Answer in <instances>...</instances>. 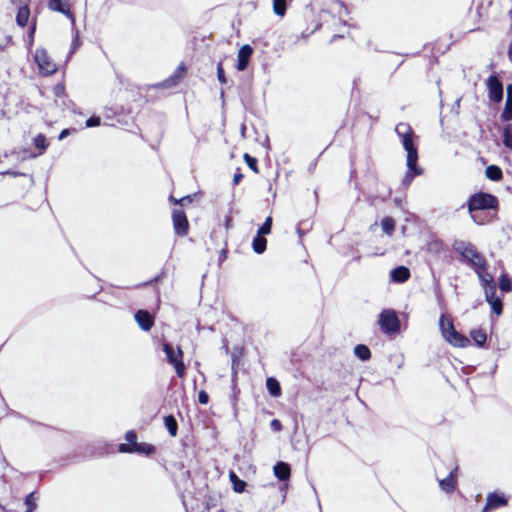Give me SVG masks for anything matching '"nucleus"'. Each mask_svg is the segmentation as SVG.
Returning <instances> with one entry per match:
<instances>
[{"label":"nucleus","instance_id":"nucleus-1","mask_svg":"<svg viewBox=\"0 0 512 512\" xmlns=\"http://www.w3.org/2000/svg\"><path fill=\"white\" fill-rule=\"evenodd\" d=\"M452 247L473 270L487 268V260L472 243L463 240H455Z\"/></svg>","mask_w":512,"mask_h":512},{"label":"nucleus","instance_id":"nucleus-2","mask_svg":"<svg viewBox=\"0 0 512 512\" xmlns=\"http://www.w3.org/2000/svg\"><path fill=\"white\" fill-rule=\"evenodd\" d=\"M395 132L401 140V144L406 151V162L413 164L418 162V150L414 144V131L407 123H399L395 127Z\"/></svg>","mask_w":512,"mask_h":512},{"label":"nucleus","instance_id":"nucleus-3","mask_svg":"<svg viewBox=\"0 0 512 512\" xmlns=\"http://www.w3.org/2000/svg\"><path fill=\"white\" fill-rule=\"evenodd\" d=\"M498 205L499 202L496 196L482 191L472 194L467 202L468 211L472 215V218L475 222L477 221L473 215V212L496 210Z\"/></svg>","mask_w":512,"mask_h":512},{"label":"nucleus","instance_id":"nucleus-4","mask_svg":"<svg viewBox=\"0 0 512 512\" xmlns=\"http://www.w3.org/2000/svg\"><path fill=\"white\" fill-rule=\"evenodd\" d=\"M439 326L442 333V336L445 338L447 342L455 347L464 348L467 347L470 343V340L456 331L454 325L451 320L445 318L444 315L440 316Z\"/></svg>","mask_w":512,"mask_h":512},{"label":"nucleus","instance_id":"nucleus-5","mask_svg":"<svg viewBox=\"0 0 512 512\" xmlns=\"http://www.w3.org/2000/svg\"><path fill=\"white\" fill-rule=\"evenodd\" d=\"M163 351L166 354L168 363L174 366L177 376L182 377L185 374L182 350L179 347L175 350L172 344L165 342L163 344Z\"/></svg>","mask_w":512,"mask_h":512},{"label":"nucleus","instance_id":"nucleus-6","mask_svg":"<svg viewBox=\"0 0 512 512\" xmlns=\"http://www.w3.org/2000/svg\"><path fill=\"white\" fill-rule=\"evenodd\" d=\"M380 329L386 333H395L400 328L399 318L394 310L385 309L379 314L378 320Z\"/></svg>","mask_w":512,"mask_h":512},{"label":"nucleus","instance_id":"nucleus-7","mask_svg":"<svg viewBox=\"0 0 512 512\" xmlns=\"http://www.w3.org/2000/svg\"><path fill=\"white\" fill-rule=\"evenodd\" d=\"M34 59L42 75L49 76L57 71L56 64L50 60L45 49H36Z\"/></svg>","mask_w":512,"mask_h":512},{"label":"nucleus","instance_id":"nucleus-8","mask_svg":"<svg viewBox=\"0 0 512 512\" xmlns=\"http://www.w3.org/2000/svg\"><path fill=\"white\" fill-rule=\"evenodd\" d=\"M488 98L493 103H500L503 99V83L496 75H490L486 81Z\"/></svg>","mask_w":512,"mask_h":512},{"label":"nucleus","instance_id":"nucleus-9","mask_svg":"<svg viewBox=\"0 0 512 512\" xmlns=\"http://www.w3.org/2000/svg\"><path fill=\"white\" fill-rule=\"evenodd\" d=\"M172 221L175 234L180 237L186 236L189 229V222L185 212L182 209H174L172 212Z\"/></svg>","mask_w":512,"mask_h":512},{"label":"nucleus","instance_id":"nucleus-10","mask_svg":"<svg viewBox=\"0 0 512 512\" xmlns=\"http://www.w3.org/2000/svg\"><path fill=\"white\" fill-rule=\"evenodd\" d=\"M508 503L507 499L503 494L489 493L486 499V504L482 509V512H490L497 508L506 506Z\"/></svg>","mask_w":512,"mask_h":512},{"label":"nucleus","instance_id":"nucleus-11","mask_svg":"<svg viewBox=\"0 0 512 512\" xmlns=\"http://www.w3.org/2000/svg\"><path fill=\"white\" fill-rule=\"evenodd\" d=\"M253 49L250 45H243L237 54V70L244 71L247 69Z\"/></svg>","mask_w":512,"mask_h":512},{"label":"nucleus","instance_id":"nucleus-12","mask_svg":"<svg viewBox=\"0 0 512 512\" xmlns=\"http://www.w3.org/2000/svg\"><path fill=\"white\" fill-rule=\"evenodd\" d=\"M134 318L143 331H149L153 327L154 317L147 310H138Z\"/></svg>","mask_w":512,"mask_h":512},{"label":"nucleus","instance_id":"nucleus-13","mask_svg":"<svg viewBox=\"0 0 512 512\" xmlns=\"http://www.w3.org/2000/svg\"><path fill=\"white\" fill-rule=\"evenodd\" d=\"M485 299L497 316H500L503 313V303L501 298L496 297V288L489 287L487 289V294H485Z\"/></svg>","mask_w":512,"mask_h":512},{"label":"nucleus","instance_id":"nucleus-14","mask_svg":"<svg viewBox=\"0 0 512 512\" xmlns=\"http://www.w3.org/2000/svg\"><path fill=\"white\" fill-rule=\"evenodd\" d=\"M407 171L402 179V186L407 188L416 176H420L423 173V169L418 166V162L410 164L406 162Z\"/></svg>","mask_w":512,"mask_h":512},{"label":"nucleus","instance_id":"nucleus-15","mask_svg":"<svg viewBox=\"0 0 512 512\" xmlns=\"http://www.w3.org/2000/svg\"><path fill=\"white\" fill-rule=\"evenodd\" d=\"M457 471L458 468L456 467L449 473V475L446 478L439 480V486L441 490H443L446 493H452L455 490L457 485Z\"/></svg>","mask_w":512,"mask_h":512},{"label":"nucleus","instance_id":"nucleus-16","mask_svg":"<svg viewBox=\"0 0 512 512\" xmlns=\"http://www.w3.org/2000/svg\"><path fill=\"white\" fill-rule=\"evenodd\" d=\"M48 8L52 11H56L64 14L67 18L71 20L73 26H75V18L72 12L65 7L64 0H49Z\"/></svg>","mask_w":512,"mask_h":512},{"label":"nucleus","instance_id":"nucleus-17","mask_svg":"<svg viewBox=\"0 0 512 512\" xmlns=\"http://www.w3.org/2000/svg\"><path fill=\"white\" fill-rule=\"evenodd\" d=\"M410 276L411 273L409 268L403 265L397 266L390 272L391 280L396 283H404L410 278Z\"/></svg>","mask_w":512,"mask_h":512},{"label":"nucleus","instance_id":"nucleus-18","mask_svg":"<svg viewBox=\"0 0 512 512\" xmlns=\"http://www.w3.org/2000/svg\"><path fill=\"white\" fill-rule=\"evenodd\" d=\"M486 270H487V268H480L479 270H473L477 274V276L480 280V283H481L482 287L484 288L485 294H487V289L489 287L496 288V285H495L492 275L490 273H488Z\"/></svg>","mask_w":512,"mask_h":512},{"label":"nucleus","instance_id":"nucleus-19","mask_svg":"<svg viewBox=\"0 0 512 512\" xmlns=\"http://www.w3.org/2000/svg\"><path fill=\"white\" fill-rule=\"evenodd\" d=\"M274 475L280 481H287L291 475L290 465L286 462L279 461L273 467Z\"/></svg>","mask_w":512,"mask_h":512},{"label":"nucleus","instance_id":"nucleus-20","mask_svg":"<svg viewBox=\"0 0 512 512\" xmlns=\"http://www.w3.org/2000/svg\"><path fill=\"white\" fill-rule=\"evenodd\" d=\"M486 177L491 181H500L503 178V172L497 165H489L485 169Z\"/></svg>","mask_w":512,"mask_h":512},{"label":"nucleus","instance_id":"nucleus-21","mask_svg":"<svg viewBox=\"0 0 512 512\" xmlns=\"http://www.w3.org/2000/svg\"><path fill=\"white\" fill-rule=\"evenodd\" d=\"M267 247V240L264 235L258 234L253 238L252 248L255 253L262 254Z\"/></svg>","mask_w":512,"mask_h":512},{"label":"nucleus","instance_id":"nucleus-22","mask_svg":"<svg viewBox=\"0 0 512 512\" xmlns=\"http://www.w3.org/2000/svg\"><path fill=\"white\" fill-rule=\"evenodd\" d=\"M30 16V10L28 6H21L18 9L17 15H16V23L20 27H25L28 24Z\"/></svg>","mask_w":512,"mask_h":512},{"label":"nucleus","instance_id":"nucleus-23","mask_svg":"<svg viewBox=\"0 0 512 512\" xmlns=\"http://www.w3.org/2000/svg\"><path fill=\"white\" fill-rule=\"evenodd\" d=\"M266 388L271 396L278 397L281 394L280 383L277 379L269 377L266 380Z\"/></svg>","mask_w":512,"mask_h":512},{"label":"nucleus","instance_id":"nucleus-24","mask_svg":"<svg viewBox=\"0 0 512 512\" xmlns=\"http://www.w3.org/2000/svg\"><path fill=\"white\" fill-rule=\"evenodd\" d=\"M164 425L168 431V433L175 437L178 432V423L173 415H167L164 417Z\"/></svg>","mask_w":512,"mask_h":512},{"label":"nucleus","instance_id":"nucleus-25","mask_svg":"<svg viewBox=\"0 0 512 512\" xmlns=\"http://www.w3.org/2000/svg\"><path fill=\"white\" fill-rule=\"evenodd\" d=\"M470 336L478 347H483L487 340V334L483 329H474Z\"/></svg>","mask_w":512,"mask_h":512},{"label":"nucleus","instance_id":"nucleus-26","mask_svg":"<svg viewBox=\"0 0 512 512\" xmlns=\"http://www.w3.org/2000/svg\"><path fill=\"white\" fill-rule=\"evenodd\" d=\"M230 481L233 485V490L237 493H242L245 490L246 482L241 480L234 471L229 473Z\"/></svg>","mask_w":512,"mask_h":512},{"label":"nucleus","instance_id":"nucleus-27","mask_svg":"<svg viewBox=\"0 0 512 512\" xmlns=\"http://www.w3.org/2000/svg\"><path fill=\"white\" fill-rule=\"evenodd\" d=\"M354 354L362 361H367L371 358L370 349L364 344H358L354 348Z\"/></svg>","mask_w":512,"mask_h":512},{"label":"nucleus","instance_id":"nucleus-28","mask_svg":"<svg viewBox=\"0 0 512 512\" xmlns=\"http://www.w3.org/2000/svg\"><path fill=\"white\" fill-rule=\"evenodd\" d=\"M155 452V447L148 443H137L133 446V453L151 455Z\"/></svg>","mask_w":512,"mask_h":512},{"label":"nucleus","instance_id":"nucleus-29","mask_svg":"<svg viewBox=\"0 0 512 512\" xmlns=\"http://www.w3.org/2000/svg\"><path fill=\"white\" fill-rule=\"evenodd\" d=\"M381 227L385 234L392 235L395 229V221L391 217H384L381 221Z\"/></svg>","mask_w":512,"mask_h":512},{"label":"nucleus","instance_id":"nucleus-30","mask_svg":"<svg viewBox=\"0 0 512 512\" xmlns=\"http://www.w3.org/2000/svg\"><path fill=\"white\" fill-rule=\"evenodd\" d=\"M499 288L502 292H510L512 290V281L506 274L500 276Z\"/></svg>","mask_w":512,"mask_h":512},{"label":"nucleus","instance_id":"nucleus-31","mask_svg":"<svg viewBox=\"0 0 512 512\" xmlns=\"http://www.w3.org/2000/svg\"><path fill=\"white\" fill-rule=\"evenodd\" d=\"M503 144L506 148L512 150V125L503 129Z\"/></svg>","mask_w":512,"mask_h":512},{"label":"nucleus","instance_id":"nucleus-32","mask_svg":"<svg viewBox=\"0 0 512 512\" xmlns=\"http://www.w3.org/2000/svg\"><path fill=\"white\" fill-rule=\"evenodd\" d=\"M273 10L278 16H284L286 12V0H273Z\"/></svg>","mask_w":512,"mask_h":512},{"label":"nucleus","instance_id":"nucleus-33","mask_svg":"<svg viewBox=\"0 0 512 512\" xmlns=\"http://www.w3.org/2000/svg\"><path fill=\"white\" fill-rule=\"evenodd\" d=\"M502 121L508 122L512 120V101L506 100L505 107L501 113Z\"/></svg>","mask_w":512,"mask_h":512},{"label":"nucleus","instance_id":"nucleus-34","mask_svg":"<svg viewBox=\"0 0 512 512\" xmlns=\"http://www.w3.org/2000/svg\"><path fill=\"white\" fill-rule=\"evenodd\" d=\"M34 145L36 148L40 149L41 153H43L47 149V146H48L45 135L38 134L34 138Z\"/></svg>","mask_w":512,"mask_h":512},{"label":"nucleus","instance_id":"nucleus-35","mask_svg":"<svg viewBox=\"0 0 512 512\" xmlns=\"http://www.w3.org/2000/svg\"><path fill=\"white\" fill-rule=\"evenodd\" d=\"M271 228H272V217L268 216L265 219L264 223L258 229L257 233L261 234V235H264V236L268 235L271 232Z\"/></svg>","mask_w":512,"mask_h":512},{"label":"nucleus","instance_id":"nucleus-36","mask_svg":"<svg viewBox=\"0 0 512 512\" xmlns=\"http://www.w3.org/2000/svg\"><path fill=\"white\" fill-rule=\"evenodd\" d=\"M179 82L176 81L172 76H169L164 81L154 85L155 88H171L177 85Z\"/></svg>","mask_w":512,"mask_h":512},{"label":"nucleus","instance_id":"nucleus-37","mask_svg":"<svg viewBox=\"0 0 512 512\" xmlns=\"http://www.w3.org/2000/svg\"><path fill=\"white\" fill-rule=\"evenodd\" d=\"M179 82L176 81L172 76H169L164 81L154 85L155 88H171L177 85Z\"/></svg>","mask_w":512,"mask_h":512},{"label":"nucleus","instance_id":"nucleus-38","mask_svg":"<svg viewBox=\"0 0 512 512\" xmlns=\"http://www.w3.org/2000/svg\"><path fill=\"white\" fill-rule=\"evenodd\" d=\"M179 82L176 81L172 76H169L164 81L154 85L155 88H171L177 85Z\"/></svg>","mask_w":512,"mask_h":512},{"label":"nucleus","instance_id":"nucleus-39","mask_svg":"<svg viewBox=\"0 0 512 512\" xmlns=\"http://www.w3.org/2000/svg\"><path fill=\"white\" fill-rule=\"evenodd\" d=\"M244 160L247 164V166L252 169L254 172H258V166H257V159L255 157H252L251 155L245 153L244 154Z\"/></svg>","mask_w":512,"mask_h":512},{"label":"nucleus","instance_id":"nucleus-40","mask_svg":"<svg viewBox=\"0 0 512 512\" xmlns=\"http://www.w3.org/2000/svg\"><path fill=\"white\" fill-rule=\"evenodd\" d=\"M185 72L186 66L183 63H181L171 76L179 82L183 78Z\"/></svg>","mask_w":512,"mask_h":512},{"label":"nucleus","instance_id":"nucleus-41","mask_svg":"<svg viewBox=\"0 0 512 512\" xmlns=\"http://www.w3.org/2000/svg\"><path fill=\"white\" fill-rule=\"evenodd\" d=\"M81 42L79 39V32L77 29H75L74 37L71 44V50L69 52V55L75 53V51L80 47Z\"/></svg>","mask_w":512,"mask_h":512},{"label":"nucleus","instance_id":"nucleus-42","mask_svg":"<svg viewBox=\"0 0 512 512\" xmlns=\"http://www.w3.org/2000/svg\"><path fill=\"white\" fill-rule=\"evenodd\" d=\"M125 439L129 445L135 446L137 442V434L134 430H129L125 434Z\"/></svg>","mask_w":512,"mask_h":512},{"label":"nucleus","instance_id":"nucleus-43","mask_svg":"<svg viewBox=\"0 0 512 512\" xmlns=\"http://www.w3.org/2000/svg\"><path fill=\"white\" fill-rule=\"evenodd\" d=\"M217 78H218V81L221 84H226L227 83V79H226V76H225V71H224V68H223V65H222L221 62H219L217 64Z\"/></svg>","mask_w":512,"mask_h":512},{"label":"nucleus","instance_id":"nucleus-44","mask_svg":"<svg viewBox=\"0 0 512 512\" xmlns=\"http://www.w3.org/2000/svg\"><path fill=\"white\" fill-rule=\"evenodd\" d=\"M101 124V118L99 116H91L85 122L87 128L97 127Z\"/></svg>","mask_w":512,"mask_h":512},{"label":"nucleus","instance_id":"nucleus-45","mask_svg":"<svg viewBox=\"0 0 512 512\" xmlns=\"http://www.w3.org/2000/svg\"><path fill=\"white\" fill-rule=\"evenodd\" d=\"M25 504L27 508L36 509V498H35V492L29 493L25 498Z\"/></svg>","mask_w":512,"mask_h":512},{"label":"nucleus","instance_id":"nucleus-46","mask_svg":"<svg viewBox=\"0 0 512 512\" xmlns=\"http://www.w3.org/2000/svg\"><path fill=\"white\" fill-rule=\"evenodd\" d=\"M198 401L200 404H207L209 402V395L206 391L204 390H201L199 393H198Z\"/></svg>","mask_w":512,"mask_h":512},{"label":"nucleus","instance_id":"nucleus-47","mask_svg":"<svg viewBox=\"0 0 512 512\" xmlns=\"http://www.w3.org/2000/svg\"><path fill=\"white\" fill-rule=\"evenodd\" d=\"M118 449L121 453H133V446L129 445L128 443H121Z\"/></svg>","mask_w":512,"mask_h":512},{"label":"nucleus","instance_id":"nucleus-48","mask_svg":"<svg viewBox=\"0 0 512 512\" xmlns=\"http://www.w3.org/2000/svg\"><path fill=\"white\" fill-rule=\"evenodd\" d=\"M271 429L275 432L282 430V424L278 419H273L270 423Z\"/></svg>","mask_w":512,"mask_h":512},{"label":"nucleus","instance_id":"nucleus-49","mask_svg":"<svg viewBox=\"0 0 512 512\" xmlns=\"http://www.w3.org/2000/svg\"><path fill=\"white\" fill-rule=\"evenodd\" d=\"M74 131H75V129H69V128L63 129L58 136V140H60V141L64 140L67 136H69Z\"/></svg>","mask_w":512,"mask_h":512},{"label":"nucleus","instance_id":"nucleus-50","mask_svg":"<svg viewBox=\"0 0 512 512\" xmlns=\"http://www.w3.org/2000/svg\"><path fill=\"white\" fill-rule=\"evenodd\" d=\"M191 202H192V196L191 195H187V196H184L181 199H179V204L180 205H185L186 203H191Z\"/></svg>","mask_w":512,"mask_h":512},{"label":"nucleus","instance_id":"nucleus-51","mask_svg":"<svg viewBox=\"0 0 512 512\" xmlns=\"http://www.w3.org/2000/svg\"><path fill=\"white\" fill-rule=\"evenodd\" d=\"M243 177H244V176H243V174H241V173H236V174L234 175V177H233V184H234V185H238V184L241 182V180L243 179Z\"/></svg>","mask_w":512,"mask_h":512},{"label":"nucleus","instance_id":"nucleus-52","mask_svg":"<svg viewBox=\"0 0 512 512\" xmlns=\"http://www.w3.org/2000/svg\"><path fill=\"white\" fill-rule=\"evenodd\" d=\"M506 93H507L506 100L512 101V84L507 85Z\"/></svg>","mask_w":512,"mask_h":512},{"label":"nucleus","instance_id":"nucleus-53","mask_svg":"<svg viewBox=\"0 0 512 512\" xmlns=\"http://www.w3.org/2000/svg\"><path fill=\"white\" fill-rule=\"evenodd\" d=\"M159 279H160V276H156V277H154L153 279H151L150 281H147V282H145V283H143V284L138 285V287L146 286V285H149V284L155 283V282H157Z\"/></svg>","mask_w":512,"mask_h":512},{"label":"nucleus","instance_id":"nucleus-54","mask_svg":"<svg viewBox=\"0 0 512 512\" xmlns=\"http://www.w3.org/2000/svg\"><path fill=\"white\" fill-rule=\"evenodd\" d=\"M226 257H227V251H226L225 249H223V250L221 251V254H220V257H219V261H220V262H221V261H224V260L226 259Z\"/></svg>","mask_w":512,"mask_h":512},{"label":"nucleus","instance_id":"nucleus-55","mask_svg":"<svg viewBox=\"0 0 512 512\" xmlns=\"http://www.w3.org/2000/svg\"><path fill=\"white\" fill-rule=\"evenodd\" d=\"M35 29H36L35 25H33V26L30 28V31H29V33H28L29 38L33 39Z\"/></svg>","mask_w":512,"mask_h":512},{"label":"nucleus","instance_id":"nucleus-56","mask_svg":"<svg viewBox=\"0 0 512 512\" xmlns=\"http://www.w3.org/2000/svg\"><path fill=\"white\" fill-rule=\"evenodd\" d=\"M508 56L510 59H512V39L508 47Z\"/></svg>","mask_w":512,"mask_h":512},{"label":"nucleus","instance_id":"nucleus-57","mask_svg":"<svg viewBox=\"0 0 512 512\" xmlns=\"http://www.w3.org/2000/svg\"><path fill=\"white\" fill-rule=\"evenodd\" d=\"M2 174H3V175H13V176H16V175H17V173L10 172V171L3 172Z\"/></svg>","mask_w":512,"mask_h":512},{"label":"nucleus","instance_id":"nucleus-58","mask_svg":"<svg viewBox=\"0 0 512 512\" xmlns=\"http://www.w3.org/2000/svg\"><path fill=\"white\" fill-rule=\"evenodd\" d=\"M170 200L171 202H173L174 204H179V199H176L174 197H170Z\"/></svg>","mask_w":512,"mask_h":512},{"label":"nucleus","instance_id":"nucleus-59","mask_svg":"<svg viewBox=\"0 0 512 512\" xmlns=\"http://www.w3.org/2000/svg\"><path fill=\"white\" fill-rule=\"evenodd\" d=\"M297 233H298L299 237H302L303 231L299 227L297 228Z\"/></svg>","mask_w":512,"mask_h":512},{"label":"nucleus","instance_id":"nucleus-60","mask_svg":"<svg viewBox=\"0 0 512 512\" xmlns=\"http://www.w3.org/2000/svg\"><path fill=\"white\" fill-rule=\"evenodd\" d=\"M390 194H391V191H390V190H387V192H386V194H385V196H384L383 198L389 197V196H390Z\"/></svg>","mask_w":512,"mask_h":512},{"label":"nucleus","instance_id":"nucleus-61","mask_svg":"<svg viewBox=\"0 0 512 512\" xmlns=\"http://www.w3.org/2000/svg\"><path fill=\"white\" fill-rule=\"evenodd\" d=\"M230 226V219H227L226 221V227L228 228Z\"/></svg>","mask_w":512,"mask_h":512},{"label":"nucleus","instance_id":"nucleus-62","mask_svg":"<svg viewBox=\"0 0 512 512\" xmlns=\"http://www.w3.org/2000/svg\"><path fill=\"white\" fill-rule=\"evenodd\" d=\"M35 509L27 508L26 512H34Z\"/></svg>","mask_w":512,"mask_h":512},{"label":"nucleus","instance_id":"nucleus-63","mask_svg":"<svg viewBox=\"0 0 512 512\" xmlns=\"http://www.w3.org/2000/svg\"><path fill=\"white\" fill-rule=\"evenodd\" d=\"M509 16L512 19V7H511V10L509 11Z\"/></svg>","mask_w":512,"mask_h":512},{"label":"nucleus","instance_id":"nucleus-64","mask_svg":"<svg viewBox=\"0 0 512 512\" xmlns=\"http://www.w3.org/2000/svg\"><path fill=\"white\" fill-rule=\"evenodd\" d=\"M395 203L398 205L400 203V200L398 198H396Z\"/></svg>","mask_w":512,"mask_h":512}]
</instances>
